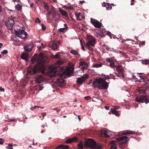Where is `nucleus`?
I'll use <instances>...</instances> for the list:
<instances>
[{
	"label": "nucleus",
	"mask_w": 149,
	"mask_h": 149,
	"mask_svg": "<svg viewBox=\"0 0 149 149\" xmlns=\"http://www.w3.org/2000/svg\"><path fill=\"white\" fill-rule=\"evenodd\" d=\"M106 9L107 10H111L112 8V6L109 3H107Z\"/></svg>",
	"instance_id": "obj_32"
},
{
	"label": "nucleus",
	"mask_w": 149,
	"mask_h": 149,
	"mask_svg": "<svg viewBox=\"0 0 149 149\" xmlns=\"http://www.w3.org/2000/svg\"><path fill=\"white\" fill-rule=\"evenodd\" d=\"M108 131L105 130H102L101 132V136L105 138H108L109 136L108 134Z\"/></svg>",
	"instance_id": "obj_16"
},
{
	"label": "nucleus",
	"mask_w": 149,
	"mask_h": 149,
	"mask_svg": "<svg viewBox=\"0 0 149 149\" xmlns=\"http://www.w3.org/2000/svg\"><path fill=\"white\" fill-rule=\"evenodd\" d=\"M103 46H104L105 47V48L107 50H109V49H110V48L108 47L106 45H103Z\"/></svg>",
	"instance_id": "obj_53"
},
{
	"label": "nucleus",
	"mask_w": 149,
	"mask_h": 149,
	"mask_svg": "<svg viewBox=\"0 0 149 149\" xmlns=\"http://www.w3.org/2000/svg\"><path fill=\"white\" fill-rule=\"evenodd\" d=\"M75 14L77 20H81L83 17V14L81 12L77 13L75 12Z\"/></svg>",
	"instance_id": "obj_18"
},
{
	"label": "nucleus",
	"mask_w": 149,
	"mask_h": 149,
	"mask_svg": "<svg viewBox=\"0 0 149 149\" xmlns=\"http://www.w3.org/2000/svg\"><path fill=\"white\" fill-rule=\"evenodd\" d=\"M85 144L86 147L90 148H93L96 145V142L94 140L90 139L86 142Z\"/></svg>",
	"instance_id": "obj_7"
},
{
	"label": "nucleus",
	"mask_w": 149,
	"mask_h": 149,
	"mask_svg": "<svg viewBox=\"0 0 149 149\" xmlns=\"http://www.w3.org/2000/svg\"><path fill=\"white\" fill-rule=\"evenodd\" d=\"M118 77L121 78H122L123 79L124 78V75L123 72L119 73V75Z\"/></svg>",
	"instance_id": "obj_40"
},
{
	"label": "nucleus",
	"mask_w": 149,
	"mask_h": 149,
	"mask_svg": "<svg viewBox=\"0 0 149 149\" xmlns=\"http://www.w3.org/2000/svg\"><path fill=\"white\" fill-rule=\"evenodd\" d=\"M127 138L128 137L127 136H123L118 138L117 139V140L119 141H121L124 139H125L124 141H123L120 143L119 144V147L120 148L123 149L125 147V145L127 143V141L129 140V139H127Z\"/></svg>",
	"instance_id": "obj_5"
},
{
	"label": "nucleus",
	"mask_w": 149,
	"mask_h": 149,
	"mask_svg": "<svg viewBox=\"0 0 149 149\" xmlns=\"http://www.w3.org/2000/svg\"><path fill=\"white\" fill-rule=\"evenodd\" d=\"M44 8L46 9L47 11H48V9H49L48 6L46 4H45L44 6Z\"/></svg>",
	"instance_id": "obj_44"
},
{
	"label": "nucleus",
	"mask_w": 149,
	"mask_h": 149,
	"mask_svg": "<svg viewBox=\"0 0 149 149\" xmlns=\"http://www.w3.org/2000/svg\"><path fill=\"white\" fill-rule=\"evenodd\" d=\"M42 116H43V118L44 117V116H45L46 115V112H44V113H42Z\"/></svg>",
	"instance_id": "obj_61"
},
{
	"label": "nucleus",
	"mask_w": 149,
	"mask_h": 149,
	"mask_svg": "<svg viewBox=\"0 0 149 149\" xmlns=\"http://www.w3.org/2000/svg\"><path fill=\"white\" fill-rule=\"evenodd\" d=\"M110 145L111 146V149H116L117 147V145L114 141H111L110 143Z\"/></svg>",
	"instance_id": "obj_20"
},
{
	"label": "nucleus",
	"mask_w": 149,
	"mask_h": 149,
	"mask_svg": "<svg viewBox=\"0 0 149 149\" xmlns=\"http://www.w3.org/2000/svg\"><path fill=\"white\" fill-rule=\"evenodd\" d=\"M79 149H83V146L82 143L81 142H80L79 144H77Z\"/></svg>",
	"instance_id": "obj_34"
},
{
	"label": "nucleus",
	"mask_w": 149,
	"mask_h": 149,
	"mask_svg": "<svg viewBox=\"0 0 149 149\" xmlns=\"http://www.w3.org/2000/svg\"><path fill=\"white\" fill-rule=\"evenodd\" d=\"M4 141V140L2 138H0V144L2 145L3 144Z\"/></svg>",
	"instance_id": "obj_43"
},
{
	"label": "nucleus",
	"mask_w": 149,
	"mask_h": 149,
	"mask_svg": "<svg viewBox=\"0 0 149 149\" xmlns=\"http://www.w3.org/2000/svg\"><path fill=\"white\" fill-rule=\"evenodd\" d=\"M135 134V132L132 131L127 130L124 131L122 134L123 135L133 134Z\"/></svg>",
	"instance_id": "obj_24"
},
{
	"label": "nucleus",
	"mask_w": 149,
	"mask_h": 149,
	"mask_svg": "<svg viewBox=\"0 0 149 149\" xmlns=\"http://www.w3.org/2000/svg\"><path fill=\"white\" fill-rule=\"evenodd\" d=\"M84 98L86 100H89L91 99V97L90 96H86V97H84Z\"/></svg>",
	"instance_id": "obj_46"
},
{
	"label": "nucleus",
	"mask_w": 149,
	"mask_h": 149,
	"mask_svg": "<svg viewBox=\"0 0 149 149\" xmlns=\"http://www.w3.org/2000/svg\"><path fill=\"white\" fill-rule=\"evenodd\" d=\"M86 64V63L84 62H81L80 65L81 66H83Z\"/></svg>",
	"instance_id": "obj_49"
},
{
	"label": "nucleus",
	"mask_w": 149,
	"mask_h": 149,
	"mask_svg": "<svg viewBox=\"0 0 149 149\" xmlns=\"http://www.w3.org/2000/svg\"><path fill=\"white\" fill-rule=\"evenodd\" d=\"M135 1V0H131V5L132 6L134 5V2Z\"/></svg>",
	"instance_id": "obj_59"
},
{
	"label": "nucleus",
	"mask_w": 149,
	"mask_h": 149,
	"mask_svg": "<svg viewBox=\"0 0 149 149\" xmlns=\"http://www.w3.org/2000/svg\"><path fill=\"white\" fill-rule=\"evenodd\" d=\"M70 52L74 55H77L78 56L79 55V54L78 53L77 51L76 50L72 49L70 51Z\"/></svg>",
	"instance_id": "obj_26"
},
{
	"label": "nucleus",
	"mask_w": 149,
	"mask_h": 149,
	"mask_svg": "<svg viewBox=\"0 0 149 149\" xmlns=\"http://www.w3.org/2000/svg\"><path fill=\"white\" fill-rule=\"evenodd\" d=\"M105 108L107 110H109V106H106L105 107Z\"/></svg>",
	"instance_id": "obj_63"
},
{
	"label": "nucleus",
	"mask_w": 149,
	"mask_h": 149,
	"mask_svg": "<svg viewBox=\"0 0 149 149\" xmlns=\"http://www.w3.org/2000/svg\"><path fill=\"white\" fill-rule=\"evenodd\" d=\"M60 43V41H58L57 42H53L52 45V48L53 50H56L58 47V45Z\"/></svg>",
	"instance_id": "obj_17"
},
{
	"label": "nucleus",
	"mask_w": 149,
	"mask_h": 149,
	"mask_svg": "<svg viewBox=\"0 0 149 149\" xmlns=\"http://www.w3.org/2000/svg\"><path fill=\"white\" fill-rule=\"evenodd\" d=\"M57 71V68L56 67H54L52 68L51 70V72L54 74H55Z\"/></svg>",
	"instance_id": "obj_30"
},
{
	"label": "nucleus",
	"mask_w": 149,
	"mask_h": 149,
	"mask_svg": "<svg viewBox=\"0 0 149 149\" xmlns=\"http://www.w3.org/2000/svg\"><path fill=\"white\" fill-rule=\"evenodd\" d=\"M53 57L55 58H59L60 57V56L59 54H56L55 55H53Z\"/></svg>",
	"instance_id": "obj_41"
},
{
	"label": "nucleus",
	"mask_w": 149,
	"mask_h": 149,
	"mask_svg": "<svg viewBox=\"0 0 149 149\" xmlns=\"http://www.w3.org/2000/svg\"><path fill=\"white\" fill-rule=\"evenodd\" d=\"M12 40L15 42V43H16L15 45H17L19 46L20 45V41L19 40L17 39V38L15 37H14L12 39Z\"/></svg>",
	"instance_id": "obj_23"
},
{
	"label": "nucleus",
	"mask_w": 149,
	"mask_h": 149,
	"mask_svg": "<svg viewBox=\"0 0 149 149\" xmlns=\"http://www.w3.org/2000/svg\"><path fill=\"white\" fill-rule=\"evenodd\" d=\"M102 63H101L99 64L96 63L93 65V67L95 68L100 67L102 66Z\"/></svg>",
	"instance_id": "obj_31"
},
{
	"label": "nucleus",
	"mask_w": 149,
	"mask_h": 149,
	"mask_svg": "<svg viewBox=\"0 0 149 149\" xmlns=\"http://www.w3.org/2000/svg\"><path fill=\"white\" fill-rule=\"evenodd\" d=\"M107 3H106L104 2H103L102 4V6L103 7H106L107 6Z\"/></svg>",
	"instance_id": "obj_56"
},
{
	"label": "nucleus",
	"mask_w": 149,
	"mask_h": 149,
	"mask_svg": "<svg viewBox=\"0 0 149 149\" xmlns=\"http://www.w3.org/2000/svg\"><path fill=\"white\" fill-rule=\"evenodd\" d=\"M47 67L42 63L39 62L34 67L29 65L28 68V74L30 75H34L37 73L38 71L44 74L45 73Z\"/></svg>",
	"instance_id": "obj_1"
},
{
	"label": "nucleus",
	"mask_w": 149,
	"mask_h": 149,
	"mask_svg": "<svg viewBox=\"0 0 149 149\" xmlns=\"http://www.w3.org/2000/svg\"><path fill=\"white\" fill-rule=\"evenodd\" d=\"M54 8H52V9H51V12L52 13H53V12H56L55 10H54Z\"/></svg>",
	"instance_id": "obj_60"
},
{
	"label": "nucleus",
	"mask_w": 149,
	"mask_h": 149,
	"mask_svg": "<svg viewBox=\"0 0 149 149\" xmlns=\"http://www.w3.org/2000/svg\"><path fill=\"white\" fill-rule=\"evenodd\" d=\"M110 65L111 68H115L116 66L115 65L113 61L110 63Z\"/></svg>",
	"instance_id": "obj_35"
},
{
	"label": "nucleus",
	"mask_w": 149,
	"mask_h": 149,
	"mask_svg": "<svg viewBox=\"0 0 149 149\" xmlns=\"http://www.w3.org/2000/svg\"><path fill=\"white\" fill-rule=\"evenodd\" d=\"M139 77L141 79L143 80L142 81H138L139 82H144L145 81V80L146 79V76L144 75V74L142 75H139Z\"/></svg>",
	"instance_id": "obj_28"
},
{
	"label": "nucleus",
	"mask_w": 149,
	"mask_h": 149,
	"mask_svg": "<svg viewBox=\"0 0 149 149\" xmlns=\"http://www.w3.org/2000/svg\"><path fill=\"white\" fill-rule=\"evenodd\" d=\"M67 8L68 9H70V10H72L74 9L73 7L69 6H68L67 7Z\"/></svg>",
	"instance_id": "obj_57"
},
{
	"label": "nucleus",
	"mask_w": 149,
	"mask_h": 149,
	"mask_svg": "<svg viewBox=\"0 0 149 149\" xmlns=\"http://www.w3.org/2000/svg\"><path fill=\"white\" fill-rule=\"evenodd\" d=\"M141 44L142 45H145V41H143L142 42H141Z\"/></svg>",
	"instance_id": "obj_64"
},
{
	"label": "nucleus",
	"mask_w": 149,
	"mask_h": 149,
	"mask_svg": "<svg viewBox=\"0 0 149 149\" xmlns=\"http://www.w3.org/2000/svg\"><path fill=\"white\" fill-rule=\"evenodd\" d=\"M114 114H115L116 116H118L119 115V114L118 112V111H116V112L114 113Z\"/></svg>",
	"instance_id": "obj_55"
},
{
	"label": "nucleus",
	"mask_w": 149,
	"mask_h": 149,
	"mask_svg": "<svg viewBox=\"0 0 149 149\" xmlns=\"http://www.w3.org/2000/svg\"><path fill=\"white\" fill-rule=\"evenodd\" d=\"M135 100L138 102H145L147 104L149 102V96L146 94L138 96L136 97Z\"/></svg>",
	"instance_id": "obj_3"
},
{
	"label": "nucleus",
	"mask_w": 149,
	"mask_h": 149,
	"mask_svg": "<svg viewBox=\"0 0 149 149\" xmlns=\"http://www.w3.org/2000/svg\"><path fill=\"white\" fill-rule=\"evenodd\" d=\"M41 22L40 20V19L38 18H37L36 19V20H35V22L36 23H40Z\"/></svg>",
	"instance_id": "obj_48"
},
{
	"label": "nucleus",
	"mask_w": 149,
	"mask_h": 149,
	"mask_svg": "<svg viewBox=\"0 0 149 149\" xmlns=\"http://www.w3.org/2000/svg\"><path fill=\"white\" fill-rule=\"evenodd\" d=\"M78 139L76 137H74L72 138L68 139L66 141L67 143H70L73 142H76L77 141Z\"/></svg>",
	"instance_id": "obj_21"
},
{
	"label": "nucleus",
	"mask_w": 149,
	"mask_h": 149,
	"mask_svg": "<svg viewBox=\"0 0 149 149\" xmlns=\"http://www.w3.org/2000/svg\"><path fill=\"white\" fill-rule=\"evenodd\" d=\"M74 68L73 66H71L66 70L65 71L66 73L68 76H69L70 74L74 72Z\"/></svg>",
	"instance_id": "obj_13"
},
{
	"label": "nucleus",
	"mask_w": 149,
	"mask_h": 149,
	"mask_svg": "<svg viewBox=\"0 0 149 149\" xmlns=\"http://www.w3.org/2000/svg\"><path fill=\"white\" fill-rule=\"evenodd\" d=\"M1 53L3 54H7L8 53V51L7 50H4Z\"/></svg>",
	"instance_id": "obj_45"
},
{
	"label": "nucleus",
	"mask_w": 149,
	"mask_h": 149,
	"mask_svg": "<svg viewBox=\"0 0 149 149\" xmlns=\"http://www.w3.org/2000/svg\"><path fill=\"white\" fill-rule=\"evenodd\" d=\"M30 5V7H32L33 6V4L30 1H28Z\"/></svg>",
	"instance_id": "obj_51"
},
{
	"label": "nucleus",
	"mask_w": 149,
	"mask_h": 149,
	"mask_svg": "<svg viewBox=\"0 0 149 149\" xmlns=\"http://www.w3.org/2000/svg\"><path fill=\"white\" fill-rule=\"evenodd\" d=\"M41 26L42 30H45L46 29V26L43 24H41Z\"/></svg>",
	"instance_id": "obj_47"
},
{
	"label": "nucleus",
	"mask_w": 149,
	"mask_h": 149,
	"mask_svg": "<svg viewBox=\"0 0 149 149\" xmlns=\"http://www.w3.org/2000/svg\"><path fill=\"white\" fill-rule=\"evenodd\" d=\"M59 11L62 15L66 17H67L68 16L67 13L65 10H63L61 8H59Z\"/></svg>",
	"instance_id": "obj_22"
},
{
	"label": "nucleus",
	"mask_w": 149,
	"mask_h": 149,
	"mask_svg": "<svg viewBox=\"0 0 149 149\" xmlns=\"http://www.w3.org/2000/svg\"><path fill=\"white\" fill-rule=\"evenodd\" d=\"M64 26L65 27L64 28H60L58 30V31L60 33H63L64 32L65 30L67 28V24H64Z\"/></svg>",
	"instance_id": "obj_27"
},
{
	"label": "nucleus",
	"mask_w": 149,
	"mask_h": 149,
	"mask_svg": "<svg viewBox=\"0 0 149 149\" xmlns=\"http://www.w3.org/2000/svg\"><path fill=\"white\" fill-rule=\"evenodd\" d=\"M142 63L143 64H148L149 63V60L146 59L144 60H143L142 62Z\"/></svg>",
	"instance_id": "obj_36"
},
{
	"label": "nucleus",
	"mask_w": 149,
	"mask_h": 149,
	"mask_svg": "<svg viewBox=\"0 0 149 149\" xmlns=\"http://www.w3.org/2000/svg\"><path fill=\"white\" fill-rule=\"evenodd\" d=\"M15 8L18 11H20L22 9V6L19 4L15 5Z\"/></svg>",
	"instance_id": "obj_29"
},
{
	"label": "nucleus",
	"mask_w": 149,
	"mask_h": 149,
	"mask_svg": "<svg viewBox=\"0 0 149 149\" xmlns=\"http://www.w3.org/2000/svg\"><path fill=\"white\" fill-rule=\"evenodd\" d=\"M2 8L1 5H0V14L2 12Z\"/></svg>",
	"instance_id": "obj_62"
},
{
	"label": "nucleus",
	"mask_w": 149,
	"mask_h": 149,
	"mask_svg": "<svg viewBox=\"0 0 149 149\" xmlns=\"http://www.w3.org/2000/svg\"><path fill=\"white\" fill-rule=\"evenodd\" d=\"M44 45L43 43H41V45H38L37 46V47L38 49V50H40L42 48H44Z\"/></svg>",
	"instance_id": "obj_37"
},
{
	"label": "nucleus",
	"mask_w": 149,
	"mask_h": 149,
	"mask_svg": "<svg viewBox=\"0 0 149 149\" xmlns=\"http://www.w3.org/2000/svg\"><path fill=\"white\" fill-rule=\"evenodd\" d=\"M39 56L37 54H35L31 58V64H33L35 62L38 60Z\"/></svg>",
	"instance_id": "obj_15"
},
{
	"label": "nucleus",
	"mask_w": 149,
	"mask_h": 149,
	"mask_svg": "<svg viewBox=\"0 0 149 149\" xmlns=\"http://www.w3.org/2000/svg\"><path fill=\"white\" fill-rule=\"evenodd\" d=\"M70 149L69 146H68L63 145H60L57 146H56V148L54 149Z\"/></svg>",
	"instance_id": "obj_19"
},
{
	"label": "nucleus",
	"mask_w": 149,
	"mask_h": 149,
	"mask_svg": "<svg viewBox=\"0 0 149 149\" xmlns=\"http://www.w3.org/2000/svg\"><path fill=\"white\" fill-rule=\"evenodd\" d=\"M17 36L19 37L22 39H24L27 35V34L23 29H19L18 32L16 33Z\"/></svg>",
	"instance_id": "obj_8"
},
{
	"label": "nucleus",
	"mask_w": 149,
	"mask_h": 149,
	"mask_svg": "<svg viewBox=\"0 0 149 149\" xmlns=\"http://www.w3.org/2000/svg\"><path fill=\"white\" fill-rule=\"evenodd\" d=\"M146 91L145 89H144L143 88H141L139 90V93L140 94H142L146 93Z\"/></svg>",
	"instance_id": "obj_38"
},
{
	"label": "nucleus",
	"mask_w": 149,
	"mask_h": 149,
	"mask_svg": "<svg viewBox=\"0 0 149 149\" xmlns=\"http://www.w3.org/2000/svg\"><path fill=\"white\" fill-rule=\"evenodd\" d=\"M91 22L95 27L98 29L101 28L102 25L101 23L97 20L91 18Z\"/></svg>",
	"instance_id": "obj_11"
},
{
	"label": "nucleus",
	"mask_w": 149,
	"mask_h": 149,
	"mask_svg": "<svg viewBox=\"0 0 149 149\" xmlns=\"http://www.w3.org/2000/svg\"><path fill=\"white\" fill-rule=\"evenodd\" d=\"M84 65L85 66H83V67L82 68L84 70H86L87 69V66L86 65V64Z\"/></svg>",
	"instance_id": "obj_58"
},
{
	"label": "nucleus",
	"mask_w": 149,
	"mask_h": 149,
	"mask_svg": "<svg viewBox=\"0 0 149 149\" xmlns=\"http://www.w3.org/2000/svg\"><path fill=\"white\" fill-rule=\"evenodd\" d=\"M88 41L86 42V45L88 47V49L90 51H93V49L90 46H93L95 43V40L93 36H87Z\"/></svg>",
	"instance_id": "obj_4"
},
{
	"label": "nucleus",
	"mask_w": 149,
	"mask_h": 149,
	"mask_svg": "<svg viewBox=\"0 0 149 149\" xmlns=\"http://www.w3.org/2000/svg\"><path fill=\"white\" fill-rule=\"evenodd\" d=\"M13 146V145L10 144H9L8 145V146L6 147L7 149H13L12 147Z\"/></svg>",
	"instance_id": "obj_39"
},
{
	"label": "nucleus",
	"mask_w": 149,
	"mask_h": 149,
	"mask_svg": "<svg viewBox=\"0 0 149 149\" xmlns=\"http://www.w3.org/2000/svg\"><path fill=\"white\" fill-rule=\"evenodd\" d=\"M29 55V54L23 52L21 54L20 57L22 59L24 60L26 62H27L28 61Z\"/></svg>",
	"instance_id": "obj_14"
},
{
	"label": "nucleus",
	"mask_w": 149,
	"mask_h": 149,
	"mask_svg": "<svg viewBox=\"0 0 149 149\" xmlns=\"http://www.w3.org/2000/svg\"><path fill=\"white\" fill-rule=\"evenodd\" d=\"M104 77L105 79L106 80L107 79H110L108 75H104Z\"/></svg>",
	"instance_id": "obj_52"
},
{
	"label": "nucleus",
	"mask_w": 149,
	"mask_h": 149,
	"mask_svg": "<svg viewBox=\"0 0 149 149\" xmlns=\"http://www.w3.org/2000/svg\"><path fill=\"white\" fill-rule=\"evenodd\" d=\"M111 111L112 112L113 114L116 112V110L115 109L113 108H111Z\"/></svg>",
	"instance_id": "obj_50"
},
{
	"label": "nucleus",
	"mask_w": 149,
	"mask_h": 149,
	"mask_svg": "<svg viewBox=\"0 0 149 149\" xmlns=\"http://www.w3.org/2000/svg\"><path fill=\"white\" fill-rule=\"evenodd\" d=\"M105 60L107 62L109 63L113 61L111 58H106L105 59Z\"/></svg>",
	"instance_id": "obj_33"
},
{
	"label": "nucleus",
	"mask_w": 149,
	"mask_h": 149,
	"mask_svg": "<svg viewBox=\"0 0 149 149\" xmlns=\"http://www.w3.org/2000/svg\"><path fill=\"white\" fill-rule=\"evenodd\" d=\"M144 82L143 84H145V85H148L149 84V79L148 80L146 79Z\"/></svg>",
	"instance_id": "obj_42"
},
{
	"label": "nucleus",
	"mask_w": 149,
	"mask_h": 149,
	"mask_svg": "<svg viewBox=\"0 0 149 149\" xmlns=\"http://www.w3.org/2000/svg\"><path fill=\"white\" fill-rule=\"evenodd\" d=\"M5 24L8 29L11 30L13 29V26L15 24V22L13 19L8 18V19H6Z\"/></svg>",
	"instance_id": "obj_6"
},
{
	"label": "nucleus",
	"mask_w": 149,
	"mask_h": 149,
	"mask_svg": "<svg viewBox=\"0 0 149 149\" xmlns=\"http://www.w3.org/2000/svg\"><path fill=\"white\" fill-rule=\"evenodd\" d=\"M100 89H107L108 87L109 83H107L105 80L101 78L96 79L93 83Z\"/></svg>",
	"instance_id": "obj_2"
},
{
	"label": "nucleus",
	"mask_w": 149,
	"mask_h": 149,
	"mask_svg": "<svg viewBox=\"0 0 149 149\" xmlns=\"http://www.w3.org/2000/svg\"><path fill=\"white\" fill-rule=\"evenodd\" d=\"M107 35L109 36L111 38H112V35H111V33L109 32H108L107 33Z\"/></svg>",
	"instance_id": "obj_54"
},
{
	"label": "nucleus",
	"mask_w": 149,
	"mask_h": 149,
	"mask_svg": "<svg viewBox=\"0 0 149 149\" xmlns=\"http://www.w3.org/2000/svg\"><path fill=\"white\" fill-rule=\"evenodd\" d=\"M88 75L86 74L83 75L82 77L78 78L77 81V83L78 85H81L88 78Z\"/></svg>",
	"instance_id": "obj_9"
},
{
	"label": "nucleus",
	"mask_w": 149,
	"mask_h": 149,
	"mask_svg": "<svg viewBox=\"0 0 149 149\" xmlns=\"http://www.w3.org/2000/svg\"><path fill=\"white\" fill-rule=\"evenodd\" d=\"M33 47V43L25 44L24 46V49L27 53L30 52L32 50Z\"/></svg>",
	"instance_id": "obj_10"
},
{
	"label": "nucleus",
	"mask_w": 149,
	"mask_h": 149,
	"mask_svg": "<svg viewBox=\"0 0 149 149\" xmlns=\"http://www.w3.org/2000/svg\"><path fill=\"white\" fill-rule=\"evenodd\" d=\"M116 68L117 71L119 73H120L123 72V69L122 66L119 65L116 66Z\"/></svg>",
	"instance_id": "obj_25"
},
{
	"label": "nucleus",
	"mask_w": 149,
	"mask_h": 149,
	"mask_svg": "<svg viewBox=\"0 0 149 149\" xmlns=\"http://www.w3.org/2000/svg\"><path fill=\"white\" fill-rule=\"evenodd\" d=\"M35 78V81L38 84L42 83L44 80V77L41 75H37Z\"/></svg>",
	"instance_id": "obj_12"
}]
</instances>
